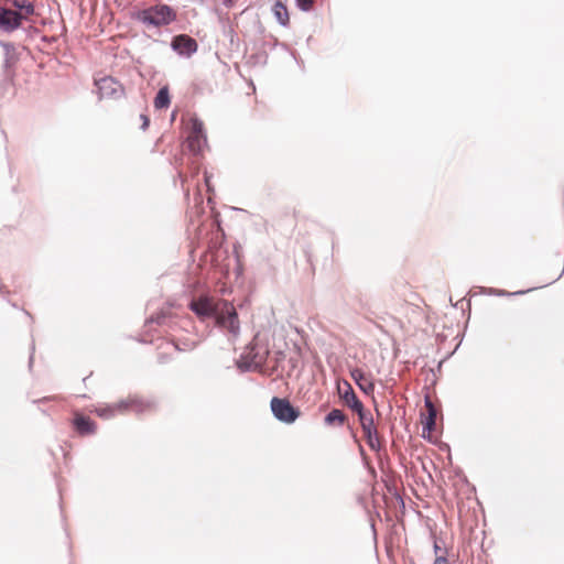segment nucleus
<instances>
[{
  "label": "nucleus",
  "mask_w": 564,
  "mask_h": 564,
  "mask_svg": "<svg viewBox=\"0 0 564 564\" xmlns=\"http://www.w3.org/2000/svg\"><path fill=\"white\" fill-rule=\"evenodd\" d=\"M346 414L339 409H333L330 412L326 414L324 417V423L327 426H333L335 424L341 426L346 422Z\"/></svg>",
  "instance_id": "nucleus-17"
},
{
  "label": "nucleus",
  "mask_w": 564,
  "mask_h": 564,
  "mask_svg": "<svg viewBox=\"0 0 564 564\" xmlns=\"http://www.w3.org/2000/svg\"><path fill=\"white\" fill-rule=\"evenodd\" d=\"M563 273H564V268L562 269V272L560 273V275L557 278H555L553 281L558 280L562 276Z\"/></svg>",
  "instance_id": "nucleus-31"
},
{
  "label": "nucleus",
  "mask_w": 564,
  "mask_h": 564,
  "mask_svg": "<svg viewBox=\"0 0 564 564\" xmlns=\"http://www.w3.org/2000/svg\"><path fill=\"white\" fill-rule=\"evenodd\" d=\"M434 549L436 553L440 551V546L437 544L434 545Z\"/></svg>",
  "instance_id": "nucleus-33"
},
{
  "label": "nucleus",
  "mask_w": 564,
  "mask_h": 564,
  "mask_svg": "<svg viewBox=\"0 0 564 564\" xmlns=\"http://www.w3.org/2000/svg\"><path fill=\"white\" fill-rule=\"evenodd\" d=\"M99 98L119 99L124 94L123 86L113 77L106 76L95 82Z\"/></svg>",
  "instance_id": "nucleus-7"
},
{
  "label": "nucleus",
  "mask_w": 564,
  "mask_h": 564,
  "mask_svg": "<svg viewBox=\"0 0 564 564\" xmlns=\"http://www.w3.org/2000/svg\"><path fill=\"white\" fill-rule=\"evenodd\" d=\"M73 424L77 433L82 436L91 435L96 432V424L88 416L76 414Z\"/></svg>",
  "instance_id": "nucleus-13"
},
{
  "label": "nucleus",
  "mask_w": 564,
  "mask_h": 564,
  "mask_svg": "<svg viewBox=\"0 0 564 564\" xmlns=\"http://www.w3.org/2000/svg\"><path fill=\"white\" fill-rule=\"evenodd\" d=\"M170 91L167 86H163L159 89L154 98V107L156 109H164L170 106Z\"/></svg>",
  "instance_id": "nucleus-18"
},
{
  "label": "nucleus",
  "mask_w": 564,
  "mask_h": 564,
  "mask_svg": "<svg viewBox=\"0 0 564 564\" xmlns=\"http://www.w3.org/2000/svg\"><path fill=\"white\" fill-rule=\"evenodd\" d=\"M236 366L237 368L241 371V372H248V371H252V370H258L260 369L256 362L251 359H248L246 352L243 351L240 356V358L236 361Z\"/></svg>",
  "instance_id": "nucleus-20"
},
{
  "label": "nucleus",
  "mask_w": 564,
  "mask_h": 564,
  "mask_svg": "<svg viewBox=\"0 0 564 564\" xmlns=\"http://www.w3.org/2000/svg\"><path fill=\"white\" fill-rule=\"evenodd\" d=\"M156 401L154 399H144L138 395H129L127 399L119 401V406L123 409V413L133 412L135 414L150 413L156 410Z\"/></svg>",
  "instance_id": "nucleus-5"
},
{
  "label": "nucleus",
  "mask_w": 564,
  "mask_h": 564,
  "mask_svg": "<svg viewBox=\"0 0 564 564\" xmlns=\"http://www.w3.org/2000/svg\"><path fill=\"white\" fill-rule=\"evenodd\" d=\"M524 291H519V292H516L514 294H523Z\"/></svg>",
  "instance_id": "nucleus-36"
},
{
  "label": "nucleus",
  "mask_w": 564,
  "mask_h": 564,
  "mask_svg": "<svg viewBox=\"0 0 564 564\" xmlns=\"http://www.w3.org/2000/svg\"><path fill=\"white\" fill-rule=\"evenodd\" d=\"M272 12L280 25H289L290 18L288 9L280 0L275 1V3L273 4Z\"/></svg>",
  "instance_id": "nucleus-16"
},
{
  "label": "nucleus",
  "mask_w": 564,
  "mask_h": 564,
  "mask_svg": "<svg viewBox=\"0 0 564 564\" xmlns=\"http://www.w3.org/2000/svg\"><path fill=\"white\" fill-rule=\"evenodd\" d=\"M173 346H174V348H175L176 350H181V348H178V346H177L176 344H173Z\"/></svg>",
  "instance_id": "nucleus-34"
},
{
  "label": "nucleus",
  "mask_w": 564,
  "mask_h": 564,
  "mask_svg": "<svg viewBox=\"0 0 564 564\" xmlns=\"http://www.w3.org/2000/svg\"><path fill=\"white\" fill-rule=\"evenodd\" d=\"M51 399H52L51 397H44V398L37 400L36 402H46V401H48Z\"/></svg>",
  "instance_id": "nucleus-30"
},
{
  "label": "nucleus",
  "mask_w": 564,
  "mask_h": 564,
  "mask_svg": "<svg viewBox=\"0 0 564 564\" xmlns=\"http://www.w3.org/2000/svg\"><path fill=\"white\" fill-rule=\"evenodd\" d=\"M338 393L345 404L357 414L366 411L362 402L358 399L351 384L348 381L344 380L343 382L338 383Z\"/></svg>",
  "instance_id": "nucleus-8"
},
{
  "label": "nucleus",
  "mask_w": 564,
  "mask_h": 564,
  "mask_svg": "<svg viewBox=\"0 0 564 564\" xmlns=\"http://www.w3.org/2000/svg\"><path fill=\"white\" fill-rule=\"evenodd\" d=\"M188 307L202 321L214 318L215 324L223 329L231 339L240 335V322L234 304L226 300L214 301L208 295H200L192 299Z\"/></svg>",
  "instance_id": "nucleus-1"
},
{
  "label": "nucleus",
  "mask_w": 564,
  "mask_h": 564,
  "mask_svg": "<svg viewBox=\"0 0 564 564\" xmlns=\"http://www.w3.org/2000/svg\"><path fill=\"white\" fill-rule=\"evenodd\" d=\"M24 15L4 7H0V29L4 32H12L22 25Z\"/></svg>",
  "instance_id": "nucleus-9"
},
{
  "label": "nucleus",
  "mask_w": 564,
  "mask_h": 564,
  "mask_svg": "<svg viewBox=\"0 0 564 564\" xmlns=\"http://www.w3.org/2000/svg\"><path fill=\"white\" fill-rule=\"evenodd\" d=\"M270 406L274 417L285 424L294 423L300 416V410L293 406L288 399L274 397L270 402Z\"/></svg>",
  "instance_id": "nucleus-4"
},
{
  "label": "nucleus",
  "mask_w": 564,
  "mask_h": 564,
  "mask_svg": "<svg viewBox=\"0 0 564 564\" xmlns=\"http://www.w3.org/2000/svg\"><path fill=\"white\" fill-rule=\"evenodd\" d=\"M140 118L142 120L141 129L145 130L149 127L150 120H149L148 116L143 115V113L140 115Z\"/></svg>",
  "instance_id": "nucleus-24"
},
{
  "label": "nucleus",
  "mask_w": 564,
  "mask_h": 564,
  "mask_svg": "<svg viewBox=\"0 0 564 564\" xmlns=\"http://www.w3.org/2000/svg\"><path fill=\"white\" fill-rule=\"evenodd\" d=\"M172 48L181 55L192 56L197 52V42L186 34L176 35L172 41Z\"/></svg>",
  "instance_id": "nucleus-10"
},
{
  "label": "nucleus",
  "mask_w": 564,
  "mask_h": 564,
  "mask_svg": "<svg viewBox=\"0 0 564 564\" xmlns=\"http://www.w3.org/2000/svg\"><path fill=\"white\" fill-rule=\"evenodd\" d=\"M425 406H426L427 412L432 411V410H436L432 400L429 397H425Z\"/></svg>",
  "instance_id": "nucleus-25"
},
{
  "label": "nucleus",
  "mask_w": 564,
  "mask_h": 564,
  "mask_svg": "<svg viewBox=\"0 0 564 564\" xmlns=\"http://www.w3.org/2000/svg\"><path fill=\"white\" fill-rule=\"evenodd\" d=\"M221 2L226 8H231L234 6L235 0H221Z\"/></svg>",
  "instance_id": "nucleus-27"
},
{
  "label": "nucleus",
  "mask_w": 564,
  "mask_h": 564,
  "mask_svg": "<svg viewBox=\"0 0 564 564\" xmlns=\"http://www.w3.org/2000/svg\"><path fill=\"white\" fill-rule=\"evenodd\" d=\"M158 360H159L160 364H164V362L167 361V359L165 358V356L163 354H160L158 356Z\"/></svg>",
  "instance_id": "nucleus-29"
},
{
  "label": "nucleus",
  "mask_w": 564,
  "mask_h": 564,
  "mask_svg": "<svg viewBox=\"0 0 564 564\" xmlns=\"http://www.w3.org/2000/svg\"><path fill=\"white\" fill-rule=\"evenodd\" d=\"M296 6L302 11H310L313 7L314 0H295Z\"/></svg>",
  "instance_id": "nucleus-23"
},
{
  "label": "nucleus",
  "mask_w": 564,
  "mask_h": 564,
  "mask_svg": "<svg viewBox=\"0 0 564 564\" xmlns=\"http://www.w3.org/2000/svg\"><path fill=\"white\" fill-rule=\"evenodd\" d=\"M32 361H33V356L31 355V357H30V366L32 365Z\"/></svg>",
  "instance_id": "nucleus-35"
},
{
  "label": "nucleus",
  "mask_w": 564,
  "mask_h": 564,
  "mask_svg": "<svg viewBox=\"0 0 564 564\" xmlns=\"http://www.w3.org/2000/svg\"><path fill=\"white\" fill-rule=\"evenodd\" d=\"M258 340H259V334H257L253 337L252 341L246 347L245 352H246L248 359L253 360L256 362V365L259 368H261L267 360L269 350L265 347L260 346Z\"/></svg>",
  "instance_id": "nucleus-11"
},
{
  "label": "nucleus",
  "mask_w": 564,
  "mask_h": 564,
  "mask_svg": "<svg viewBox=\"0 0 564 564\" xmlns=\"http://www.w3.org/2000/svg\"><path fill=\"white\" fill-rule=\"evenodd\" d=\"M141 21L155 28L169 25L176 19L175 11L167 4H156L141 12Z\"/></svg>",
  "instance_id": "nucleus-2"
},
{
  "label": "nucleus",
  "mask_w": 564,
  "mask_h": 564,
  "mask_svg": "<svg viewBox=\"0 0 564 564\" xmlns=\"http://www.w3.org/2000/svg\"><path fill=\"white\" fill-rule=\"evenodd\" d=\"M11 2L14 8L23 12L24 18L35 13V6L30 0H12Z\"/></svg>",
  "instance_id": "nucleus-19"
},
{
  "label": "nucleus",
  "mask_w": 564,
  "mask_h": 564,
  "mask_svg": "<svg viewBox=\"0 0 564 564\" xmlns=\"http://www.w3.org/2000/svg\"><path fill=\"white\" fill-rule=\"evenodd\" d=\"M172 323H173V321H172L171 316L165 311H161V312L156 313L155 315H152L151 317H149L145 321L144 326L147 328L151 329L152 325L155 324L161 327L171 328Z\"/></svg>",
  "instance_id": "nucleus-14"
},
{
  "label": "nucleus",
  "mask_w": 564,
  "mask_h": 564,
  "mask_svg": "<svg viewBox=\"0 0 564 564\" xmlns=\"http://www.w3.org/2000/svg\"><path fill=\"white\" fill-rule=\"evenodd\" d=\"M350 376L354 379L355 383L358 386V388L365 392L366 394H371L375 390V383L372 380H370L365 372L359 369L355 368L350 370Z\"/></svg>",
  "instance_id": "nucleus-12"
},
{
  "label": "nucleus",
  "mask_w": 564,
  "mask_h": 564,
  "mask_svg": "<svg viewBox=\"0 0 564 564\" xmlns=\"http://www.w3.org/2000/svg\"><path fill=\"white\" fill-rule=\"evenodd\" d=\"M436 410L429 411L424 422H423V433L432 432L436 425Z\"/></svg>",
  "instance_id": "nucleus-21"
},
{
  "label": "nucleus",
  "mask_w": 564,
  "mask_h": 564,
  "mask_svg": "<svg viewBox=\"0 0 564 564\" xmlns=\"http://www.w3.org/2000/svg\"><path fill=\"white\" fill-rule=\"evenodd\" d=\"M434 564H447V560L445 556H437Z\"/></svg>",
  "instance_id": "nucleus-26"
},
{
  "label": "nucleus",
  "mask_w": 564,
  "mask_h": 564,
  "mask_svg": "<svg viewBox=\"0 0 564 564\" xmlns=\"http://www.w3.org/2000/svg\"><path fill=\"white\" fill-rule=\"evenodd\" d=\"M0 44L6 52L4 65H6V67H8L10 65V54L14 51V46L12 43H7V42H1Z\"/></svg>",
  "instance_id": "nucleus-22"
},
{
  "label": "nucleus",
  "mask_w": 564,
  "mask_h": 564,
  "mask_svg": "<svg viewBox=\"0 0 564 564\" xmlns=\"http://www.w3.org/2000/svg\"><path fill=\"white\" fill-rule=\"evenodd\" d=\"M358 417L368 446L372 451H380L381 445L378 436V431L375 426L372 414L369 411H364L358 414Z\"/></svg>",
  "instance_id": "nucleus-6"
},
{
  "label": "nucleus",
  "mask_w": 564,
  "mask_h": 564,
  "mask_svg": "<svg viewBox=\"0 0 564 564\" xmlns=\"http://www.w3.org/2000/svg\"><path fill=\"white\" fill-rule=\"evenodd\" d=\"M178 177L181 178L182 184H183L184 183V178H183V174L181 172L178 173Z\"/></svg>",
  "instance_id": "nucleus-32"
},
{
  "label": "nucleus",
  "mask_w": 564,
  "mask_h": 564,
  "mask_svg": "<svg viewBox=\"0 0 564 564\" xmlns=\"http://www.w3.org/2000/svg\"><path fill=\"white\" fill-rule=\"evenodd\" d=\"M209 175L207 172H205V183H206V186H207V189L210 191V184H209Z\"/></svg>",
  "instance_id": "nucleus-28"
},
{
  "label": "nucleus",
  "mask_w": 564,
  "mask_h": 564,
  "mask_svg": "<svg viewBox=\"0 0 564 564\" xmlns=\"http://www.w3.org/2000/svg\"><path fill=\"white\" fill-rule=\"evenodd\" d=\"M186 145L191 153L198 155L207 147V137L204 130V123L200 119L194 117L191 119V132L186 139Z\"/></svg>",
  "instance_id": "nucleus-3"
},
{
  "label": "nucleus",
  "mask_w": 564,
  "mask_h": 564,
  "mask_svg": "<svg viewBox=\"0 0 564 564\" xmlns=\"http://www.w3.org/2000/svg\"><path fill=\"white\" fill-rule=\"evenodd\" d=\"M118 406H119V401L113 404L100 405L95 409V413L99 417L105 419V420L111 419L118 414H124L123 409L118 408Z\"/></svg>",
  "instance_id": "nucleus-15"
}]
</instances>
